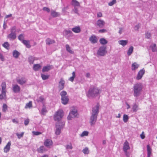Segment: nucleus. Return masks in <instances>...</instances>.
<instances>
[{
	"label": "nucleus",
	"instance_id": "nucleus-28",
	"mask_svg": "<svg viewBox=\"0 0 157 157\" xmlns=\"http://www.w3.org/2000/svg\"><path fill=\"white\" fill-rule=\"evenodd\" d=\"M22 43L26 46L28 48H30L31 47V45L29 44V41L27 40H23Z\"/></svg>",
	"mask_w": 157,
	"mask_h": 157
},
{
	"label": "nucleus",
	"instance_id": "nucleus-48",
	"mask_svg": "<svg viewBox=\"0 0 157 157\" xmlns=\"http://www.w3.org/2000/svg\"><path fill=\"white\" fill-rule=\"evenodd\" d=\"M66 147L67 149H71L73 148L72 145L71 143H70V144L66 145Z\"/></svg>",
	"mask_w": 157,
	"mask_h": 157
},
{
	"label": "nucleus",
	"instance_id": "nucleus-13",
	"mask_svg": "<svg viewBox=\"0 0 157 157\" xmlns=\"http://www.w3.org/2000/svg\"><path fill=\"white\" fill-rule=\"evenodd\" d=\"M65 81L63 78H61L60 81L59 82L58 88L59 90L63 89L64 87Z\"/></svg>",
	"mask_w": 157,
	"mask_h": 157
},
{
	"label": "nucleus",
	"instance_id": "nucleus-4",
	"mask_svg": "<svg viewBox=\"0 0 157 157\" xmlns=\"http://www.w3.org/2000/svg\"><path fill=\"white\" fill-rule=\"evenodd\" d=\"M61 97V100L62 103L64 105L67 104L69 101V98L67 95V93L65 91H63L60 93Z\"/></svg>",
	"mask_w": 157,
	"mask_h": 157
},
{
	"label": "nucleus",
	"instance_id": "nucleus-11",
	"mask_svg": "<svg viewBox=\"0 0 157 157\" xmlns=\"http://www.w3.org/2000/svg\"><path fill=\"white\" fill-rule=\"evenodd\" d=\"M89 40L91 43L94 44L97 42L98 39L95 35H93L89 38Z\"/></svg>",
	"mask_w": 157,
	"mask_h": 157
},
{
	"label": "nucleus",
	"instance_id": "nucleus-55",
	"mask_svg": "<svg viewBox=\"0 0 157 157\" xmlns=\"http://www.w3.org/2000/svg\"><path fill=\"white\" fill-rule=\"evenodd\" d=\"M146 38L147 39L150 38L151 37V34L150 33L147 32L145 33Z\"/></svg>",
	"mask_w": 157,
	"mask_h": 157
},
{
	"label": "nucleus",
	"instance_id": "nucleus-16",
	"mask_svg": "<svg viewBox=\"0 0 157 157\" xmlns=\"http://www.w3.org/2000/svg\"><path fill=\"white\" fill-rule=\"evenodd\" d=\"M65 36L67 37H69L72 36L73 33L70 30H65L64 31Z\"/></svg>",
	"mask_w": 157,
	"mask_h": 157
},
{
	"label": "nucleus",
	"instance_id": "nucleus-29",
	"mask_svg": "<svg viewBox=\"0 0 157 157\" xmlns=\"http://www.w3.org/2000/svg\"><path fill=\"white\" fill-rule=\"evenodd\" d=\"M118 43L120 44L124 47L127 44L128 41L127 40H120L118 41Z\"/></svg>",
	"mask_w": 157,
	"mask_h": 157
},
{
	"label": "nucleus",
	"instance_id": "nucleus-3",
	"mask_svg": "<svg viewBox=\"0 0 157 157\" xmlns=\"http://www.w3.org/2000/svg\"><path fill=\"white\" fill-rule=\"evenodd\" d=\"M142 84L140 83L135 84L133 86V95L137 97L140 96L143 90Z\"/></svg>",
	"mask_w": 157,
	"mask_h": 157
},
{
	"label": "nucleus",
	"instance_id": "nucleus-50",
	"mask_svg": "<svg viewBox=\"0 0 157 157\" xmlns=\"http://www.w3.org/2000/svg\"><path fill=\"white\" fill-rule=\"evenodd\" d=\"M24 38V36H23V34H20L18 36V39L22 41L23 40H24L23 39Z\"/></svg>",
	"mask_w": 157,
	"mask_h": 157
},
{
	"label": "nucleus",
	"instance_id": "nucleus-20",
	"mask_svg": "<svg viewBox=\"0 0 157 157\" xmlns=\"http://www.w3.org/2000/svg\"><path fill=\"white\" fill-rule=\"evenodd\" d=\"M72 30L76 33H79L81 32V28L79 26H76L72 29Z\"/></svg>",
	"mask_w": 157,
	"mask_h": 157
},
{
	"label": "nucleus",
	"instance_id": "nucleus-57",
	"mask_svg": "<svg viewBox=\"0 0 157 157\" xmlns=\"http://www.w3.org/2000/svg\"><path fill=\"white\" fill-rule=\"evenodd\" d=\"M29 121V120L28 119H27L25 120L24 121V124H25V125L26 126L28 124Z\"/></svg>",
	"mask_w": 157,
	"mask_h": 157
},
{
	"label": "nucleus",
	"instance_id": "nucleus-47",
	"mask_svg": "<svg viewBox=\"0 0 157 157\" xmlns=\"http://www.w3.org/2000/svg\"><path fill=\"white\" fill-rule=\"evenodd\" d=\"M7 109V106L5 104H4L3 105L2 111L4 112H5Z\"/></svg>",
	"mask_w": 157,
	"mask_h": 157
},
{
	"label": "nucleus",
	"instance_id": "nucleus-1",
	"mask_svg": "<svg viewBox=\"0 0 157 157\" xmlns=\"http://www.w3.org/2000/svg\"><path fill=\"white\" fill-rule=\"evenodd\" d=\"M99 104L98 103L95 106L92 108L91 116L90 118L89 123L91 126L95 125L97 121V118L99 112Z\"/></svg>",
	"mask_w": 157,
	"mask_h": 157
},
{
	"label": "nucleus",
	"instance_id": "nucleus-24",
	"mask_svg": "<svg viewBox=\"0 0 157 157\" xmlns=\"http://www.w3.org/2000/svg\"><path fill=\"white\" fill-rule=\"evenodd\" d=\"M139 109L138 104H136V103H133L132 107L133 111L134 112H136Z\"/></svg>",
	"mask_w": 157,
	"mask_h": 157
},
{
	"label": "nucleus",
	"instance_id": "nucleus-54",
	"mask_svg": "<svg viewBox=\"0 0 157 157\" xmlns=\"http://www.w3.org/2000/svg\"><path fill=\"white\" fill-rule=\"evenodd\" d=\"M33 134L35 136H38L41 134V132L38 131H33L32 132Z\"/></svg>",
	"mask_w": 157,
	"mask_h": 157
},
{
	"label": "nucleus",
	"instance_id": "nucleus-14",
	"mask_svg": "<svg viewBox=\"0 0 157 157\" xmlns=\"http://www.w3.org/2000/svg\"><path fill=\"white\" fill-rule=\"evenodd\" d=\"M129 149L130 147L129 145V143L127 141H126L124 144L123 151L124 152L126 153L127 151Z\"/></svg>",
	"mask_w": 157,
	"mask_h": 157
},
{
	"label": "nucleus",
	"instance_id": "nucleus-62",
	"mask_svg": "<svg viewBox=\"0 0 157 157\" xmlns=\"http://www.w3.org/2000/svg\"><path fill=\"white\" fill-rule=\"evenodd\" d=\"M0 59L2 61L4 60V58L2 54H0Z\"/></svg>",
	"mask_w": 157,
	"mask_h": 157
},
{
	"label": "nucleus",
	"instance_id": "nucleus-60",
	"mask_svg": "<svg viewBox=\"0 0 157 157\" xmlns=\"http://www.w3.org/2000/svg\"><path fill=\"white\" fill-rule=\"evenodd\" d=\"M140 28L139 24H138L137 25H136L134 27V29L135 30L137 31Z\"/></svg>",
	"mask_w": 157,
	"mask_h": 157
},
{
	"label": "nucleus",
	"instance_id": "nucleus-2",
	"mask_svg": "<svg viewBox=\"0 0 157 157\" xmlns=\"http://www.w3.org/2000/svg\"><path fill=\"white\" fill-rule=\"evenodd\" d=\"M100 90L97 87H90L86 93V96L90 98H94L100 94Z\"/></svg>",
	"mask_w": 157,
	"mask_h": 157
},
{
	"label": "nucleus",
	"instance_id": "nucleus-26",
	"mask_svg": "<svg viewBox=\"0 0 157 157\" xmlns=\"http://www.w3.org/2000/svg\"><path fill=\"white\" fill-rule=\"evenodd\" d=\"M20 55V53L16 50L13 51V56L15 58H17Z\"/></svg>",
	"mask_w": 157,
	"mask_h": 157
},
{
	"label": "nucleus",
	"instance_id": "nucleus-44",
	"mask_svg": "<svg viewBox=\"0 0 157 157\" xmlns=\"http://www.w3.org/2000/svg\"><path fill=\"white\" fill-rule=\"evenodd\" d=\"M32 107V102L31 101H29V103H27L25 107V108H29Z\"/></svg>",
	"mask_w": 157,
	"mask_h": 157
},
{
	"label": "nucleus",
	"instance_id": "nucleus-43",
	"mask_svg": "<svg viewBox=\"0 0 157 157\" xmlns=\"http://www.w3.org/2000/svg\"><path fill=\"white\" fill-rule=\"evenodd\" d=\"M72 2L73 3V5L75 6H80V4L76 0H72Z\"/></svg>",
	"mask_w": 157,
	"mask_h": 157
},
{
	"label": "nucleus",
	"instance_id": "nucleus-46",
	"mask_svg": "<svg viewBox=\"0 0 157 157\" xmlns=\"http://www.w3.org/2000/svg\"><path fill=\"white\" fill-rule=\"evenodd\" d=\"M24 134V132H22L20 134H19L18 133H16V135L17 136V138L20 139L22 137Z\"/></svg>",
	"mask_w": 157,
	"mask_h": 157
},
{
	"label": "nucleus",
	"instance_id": "nucleus-30",
	"mask_svg": "<svg viewBox=\"0 0 157 157\" xmlns=\"http://www.w3.org/2000/svg\"><path fill=\"white\" fill-rule=\"evenodd\" d=\"M45 151V148L43 146H41L39 148L37 149V151L38 152L40 153H43Z\"/></svg>",
	"mask_w": 157,
	"mask_h": 157
},
{
	"label": "nucleus",
	"instance_id": "nucleus-52",
	"mask_svg": "<svg viewBox=\"0 0 157 157\" xmlns=\"http://www.w3.org/2000/svg\"><path fill=\"white\" fill-rule=\"evenodd\" d=\"M88 132L87 131H83L81 135V136H87L88 135Z\"/></svg>",
	"mask_w": 157,
	"mask_h": 157
},
{
	"label": "nucleus",
	"instance_id": "nucleus-64",
	"mask_svg": "<svg viewBox=\"0 0 157 157\" xmlns=\"http://www.w3.org/2000/svg\"><path fill=\"white\" fill-rule=\"evenodd\" d=\"M123 30V29L122 28H120L119 31V33H120V34H121Z\"/></svg>",
	"mask_w": 157,
	"mask_h": 157
},
{
	"label": "nucleus",
	"instance_id": "nucleus-10",
	"mask_svg": "<svg viewBox=\"0 0 157 157\" xmlns=\"http://www.w3.org/2000/svg\"><path fill=\"white\" fill-rule=\"evenodd\" d=\"M145 73V70L144 69L140 70L138 73L136 78L137 80H140L141 79L143 75Z\"/></svg>",
	"mask_w": 157,
	"mask_h": 157
},
{
	"label": "nucleus",
	"instance_id": "nucleus-32",
	"mask_svg": "<svg viewBox=\"0 0 157 157\" xmlns=\"http://www.w3.org/2000/svg\"><path fill=\"white\" fill-rule=\"evenodd\" d=\"M133 49L134 48L132 46L129 47L127 52V55L128 56H130L132 54L133 51Z\"/></svg>",
	"mask_w": 157,
	"mask_h": 157
},
{
	"label": "nucleus",
	"instance_id": "nucleus-27",
	"mask_svg": "<svg viewBox=\"0 0 157 157\" xmlns=\"http://www.w3.org/2000/svg\"><path fill=\"white\" fill-rule=\"evenodd\" d=\"M147 157H150L151 154V148L149 145H147Z\"/></svg>",
	"mask_w": 157,
	"mask_h": 157
},
{
	"label": "nucleus",
	"instance_id": "nucleus-37",
	"mask_svg": "<svg viewBox=\"0 0 157 157\" xmlns=\"http://www.w3.org/2000/svg\"><path fill=\"white\" fill-rule=\"evenodd\" d=\"M46 112H47V110L46 109V107L44 106L43 105L41 109V114L43 115H44L45 113Z\"/></svg>",
	"mask_w": 157,
	"mask_h": 157
},
{
	"label": "nucleus",
	"instance_id": "nucleus-36",
	"mask_svg": "<svg viewBox=\"0 0 157 157\" xmlns=\"http://www.w3.org/2000/svg\"><path fill=\"white\" fill-rule=\"evenodd\" d=\"M2 46L6 49H9L10 44L7 42H5L3 44Z\"/></svg>",
	"mask_w": 157,
	"mask_h": 157
},
{
	"label": "nucleus",
	"instance_id": "nucleus-63",
	"mask_svg": "<svg viewBox=\"0 0 157 157\" xmlns=\"http://www.w3.org/2000/svg\"><path fill=\"white\" fill-rule=\"evenodd\" d=\"M97 16L98 17H101L102 16V14L101 13L99 12V13H98Z\"/></svg>",
	"mask_w": 157,
	"mask_h": 157
},
{
	"label": "nucleus",
	"instance_id": "nucleus-49",
	"mask_svg": "<svg viewBox=\"0 0 157 157\" xmlns=\"http://www.w3.org/2000/svg\"><path fill=\"white\" fill-rule=\"evenodd\" d=\"M44 100V98L42 97H40L37 100V101L38 102H42Z\"/></svg>",
	"mask_w": 157,
	"mask_h": 157
},
{
	"label": "nucleus",
	"instance_id": "nucleus-19",
	"mask_svg": "<svg viewBox=\"0 0 157 157\" xmlns=\"http://www.w3.org/2000/svg\"><path fill=\"white\" fill-rule=\"evenodd\" d=\"M11 144L10 141L9 142L6 146L4 148V151L5 152H8L10 148V146Z\"/></svg>",
	"mask_w": 157,
	"mask_h": 157
},
{
	"label": "nucleus",
	"instance_id": "nucleus-6",
	"mask_svg": "<svg viewBox=\"0 0 157 157\" xmlns=\"http://www.w3.org/2000/svg\"><path fill=\"white\" fill-rule=\"evenodd\" d=\"M64 124L65 123L64 122H59L56 124V129L55 132V134L56 135H59L60 134L61 132V130L63 128Z\"/></svg>",
	"mask_w": 157,
	"mask_h": 157
},
{
	"label": "nucleus",
	"instance_id": "nucleus-34",
	"mask_svg": "<svg viewBox=\"0 0 157 157\" xmlns=\"http://www.w3.org/2000/svg\"><path fill=\"white\" fill-rule=\"evenodd\" d=\"M99 42L102 44H105L108 43L107 41L104 38H101L99 40Z\"/></svg>",
	"mask_w": 157,
	"mask_h": 157
},
{
	"label": "nucleus",
	"instance_id": "nucleus-45",
	"mask_svg": "<svg viewBox=\"0 0 157 157\" xmlns=\"http://www.w3.org/2000/svg\"><path fill=\"white\" fill-rule=\"evenodd\" d=\"M150 47L151 48L152 51L153 52H155L156 50V45L154 44L153 45H151Z\"/></svg>",
	"mask_w": 157,
	"mask_h": 157
},
{
	"label": "nucleus",
	"instance_id": "nucleus-42",
	"mask_svg": "<svg viewBox=\"0 0 157 157\" xmlns=\"http://www.w3.org/2000/svg\"><path fill=\"white\" fill-rule=\"evenodd\" d=\"M82 152L84 154H88L89 153V151L88 147H85L84 149L82 150Z\"/></svg>",
	"mask_w": 157,
	"mask_h": 157
},
{
	"label": "nucleus",
	"instance_id": "nucleus-40",
	"mask_svg": "<svg viewBox=\"0 0 157 157\" xmlns=\"http://www.w3.org/2000/svg\"><path fill=\"white\" fill-rule=\"evenodd\" d=\"M41 77L43 80H45L48 79L49 77V75H46L43 74L41 75Z\"/></svg>",
	"mask_w": 157,
	"mask_h": 157
},
{
	"label": "nucleus",
	"instance_id": "nucleus-41",
	"mask_svg": "<svg viewBox=\"0 0 157 157\" xmlns=\"http://www.w3.org/2000/svg\"><path fill=\"white\" fill-rule=\"evenodd\" d=\"M128 117L127 115L124 114L123 115V120L124 122H126L128 121Z\"/></svg>",
	"mask_w": 157,
	"mask_h": 157
},
{
	"label": "nucleus",
	"instance_id": "nucleus-33",
	"mask_svg": "<svg viewBox=\"0 0 157 157\" xmlns=\"http://www.w3.org/2000/svg\"><path fill=\"white\" fill-rule=\"evenodd\" d=\"M51 14L53 17L59 16V14L57 12L52 10L51 11Z\"/></svg>",
	"mask_w": 157,
	"mask_h": 157
},
{
	"label": "nucleus",
	"instance_id": "nucleus-61",
	"mask_svg": "<svg viewBox=\"0 0 157 157\" xmlns=\"http://www.w3.org/2000/svg\"><path fill=\"white\" fill-rule=\"evenodd\" d=\"M144 132H143L142 134L140 135V137L142 139H144L145 137V136L144 134Z\"/></svg>",
	"mask_w": 157,
	"mask_h": 157
},
{
	"label": "nucleus",
	"instance_id": "nucleus-39",
	"mask_svg": "<svg viewBox=\"0 0 157 157\" xmlns=\"http://www.w3.org/2000/svg\"><path fill=\"white\" fill-rule=\"evenodd\" d=\"M72 76L68 80H69L73 82L74 81V78L75 76V73L74 71L72 73Z\"/></svg>",
	"mask_w": 157,
	"mask_h": 157
},
{
	"label": "nucleus",
	"instance_id": "nucleus-7",
	"mask_svg": "<svg viewBox=\"0 0 157 157\" xmlns=\"http://www.w3.org/2000/svg\"><path fill=\"white\" fill-rule=\"evenodd\" d=\"M2 94H0V99H2L6 96V85L5 82H2L1 85Z\"/></svg>",
	"mask_w": 157,
	"mask_h": 157
},
{
	"label": "nucleus",
	"instance_id": "nucleus-9",
	"mask_svg": "<svg viewBox=\"0 0 157 157\" xmlns=\"http://www.w3.org/2000/svg\"><path fill=\"white\" fill-rule=\"evenodd\" d=\"M106 47L103 46L100 47L97 51V55L100 56H105L107 52L106 51Z\"/></svg>",
	"mask_w": 157,
	"mask_h": 157
},
{
	"label": "nucleus",
	"instance_id": "nucleus-38",
	"mask_svg": "<svg viewBox=\"0 0 157 157\" xmlns=\"http://www.w3.org/2000/svg\"><path fill=\"white\" fill-rule=\"evenodd\" d=\"M28 60L30 64H33L34 60V58L32 56H30L29 57Z\"/></svg>",
	"mask_w": 157,
	"mask_h": 157
},
{
	"label": "nucleus",
	"instance_id": "nucleus-58",
	"mask_svg": "<svg viewBox=\"0 0 157 157\" xmlns=\"http://www.w3.org/2000/svg\"><path fill=\"white\" fill-rule=\"evenodd\" d=\"M98 32L100 33H104L107 32V30L106 29H100L98 31Z\"/></svg>",
	"mask_w": 157,
	"mask_h": 157
},
{
	"label": "nucleus",
	"instance_id": "nucleus-8",
	"mask_svg": "<svg viewBox=\"0 0 157 157\" xmlns=\"http://www.w3.org/2000/svg\"><path fill=\"white\" fill-rule=\"evenodd\" d=\"M78 115L77 110L75 109H72L69 113L67 118L69 120H71L72 118L76 117Z\"/></svg>",
	"mask_w": 157,
	"mask_h": 157
},
{
	"label": "nucleus",
	"instance_id": "nucleus-25",
	"mask_svg": "<svg viewBox=\"0 0 157 157\" xmlns=\"http://www.w3.org/2000/svg\"><path fill=\"white\" fill-rule=\"evenodd\" d=\"M139 66V64L135 62L133 63L132 65V71H135L138 68Z\"/></svg>",
	"mask_w": 157,
	"mask_h": 157
},
{
	"label": "nucleus",
	"instance_id": "nucleus-21",
	"mask_svg": "<svg viewBox=\"0 0 157 157\" xmlns=\"http://www.w3.org/2000/svg\"><path fill=\"white\" fill-rule=\"evenodd\" d=\"M26 80L24 78H21L17 80V82L21 85H23L26 82Z\"/></svg>",
	"mask_w": 157,
	"mask_h": 157
},
{
	"label": "nucleus",
	"instance_id": "nucleus-59",
	"mask_svg": "<svg viewBox=\"0 0 157 157\" xmlns=\"http://www.w3.org/2000/svg\"><path fill=\"white\" fill-rule=\"evenodd\" d=\"M43 10L44 11H46L48 12H49L50 11V10L49 8L46 7H44L43 8Z\"/></svg>",
	"mask_w": 157,
	"mask_h": 157
},
{
	"label": "nucleus",
	"instance_id": "nucleus-51",
	"mask_svg": "<svg viewBox=\"0 0 157 157\" xmlns=\"http://www.w3.org/2000/svg\"><path fill=\"white\" fill-rule=\"evenodd\" d=\"M11 33H16V27L13 26L11 27L10 29Z\"/></svg>",
	"mask_w": 157,
	"mask_h": 157
},
{
	"label": "nucleus",
	"instance_id": "nucleus-12",
	"mask_svg": "<svg viewBox=\"0 0 157 157\" xmlns=\"http://www.w3.org/2000/svg\"><path fill=\"white\" fill-rule=\"evenodd\" d=\"M105 21L101 19L98 20L96 22L97 25L100 28H103L105 25Z\"/></svg>",
	"mask_w": 157,
	"mask_h": 157
},
{
	"label": "nucleus",
	"instance_id": "nucleus-15",
	"mask_svg": "<svg viewBox=\"0 0 157 157\" xmlns=\"http://www.w3.org/2000/svg\"><path fill=\"white\" fill-rule=\"evenodd\" d=\"M53 67L52 65H47L46 66L44 67L42 69V71L43 72H48L51 69H52Z\"/></svg>",
	"mask_w": 157,
	"mask_h": 157
},
{
	"label": "nucleus",
	"instance_id": "nucleus-17",
	"mask_svg": "<svg viewBox=\"0 0 157 157\" xmlns=\"http://www.w3.org/2000/svg\"><path fill=\"white\" fill-rule=\"evenodd\" d=\"M16 33H10L8 35L7 38L10 40H15L16 38Z\"/></svg>",
	"mask_w": 157,
	"mask_h": 157
},
{
	"label": "nucleus",
	"instance_id": "nucleus-22",
	"mask_svg": "<svg viewBox=\"0 0 157 157\" xmlns=\"http://www.w3.org/2000/svg\"><path fill=\"white\" fill-rule=\"evenodd\" d=\"M45 42L46 44L48 45L54 43L55 42L54 40L51 39L49 38H47L45 40Z\"/></svg>",
	"mask_w": 157,
	"mask_h": 157
},
{
	"label": "nucleus",
	"instance_id": "nucleus-53",
	"mask_svg": "<svg viewBox=\"0 0 157 157\" xmlns=\"http://www.w3.org/2000/svg\"><path fill=\"white\" fill-rule=\"evenodd\" d=\"M116 0H112V1L109 2L108 4V5L109 6H112L114 4H115L116 3Z\"/></svg>",
	"mask_w": 157,
	"mask_h": 157
},
{
	"label": "nucleus",
	"instance_id": "nucleus-23",
	"mask_svg": "<svg viewBox=\"0 0 157 157\" xmlns=\"http://www.w3.org/2000/svg\"><path fill=\"white\" fill-rule=\"evenodd\" d=\"M20 90V87L17 85H15L13 87V90L14 93H18Z\"/></svg>",
	"mask_w": 157,
	"mask_h": 157
},
{
	"label": "nucleus",
	"instance_id": "nucleus-35",
	"mask_svg": "<svg viewBox=\"0 0 157 157\" xmlns=\"http://www.w3.org/2000/svg\"><path fill=\"white\" fill-rule=\"evenodd\" d=\"M40 67L41 66L39 64H35L33 65V68L34 71H37L38 70Z\"/></svg>",
	"mask_w": 157,
	"mask_h": 157
},
{
	"label": "nucleus",
	"instance_id": "nucleus-5",
	"mask_svg": "<svg viewBox=\"0 0 157 157\" xmlns=\"http://www.w3.org/2000/svg\"><path fill=\"white\" fill-rule=\"evenodd\" d=\"M63 115V111L62 110H59L56 112L54 116L55 121H59L61 120Z\"/></svg>",
	"mask_w": 157,
	"mask_h": 157
},
{
	"label": "nucleus",
	"instance_id": "nucleus-31",
	"mask_svg": "<svg viewBox=\"0 0 157 157\" xmlns=\"http://www.w3.org/2000/svg\"><path fill=\"white\" fill-rule=\"evenodd\" d=\"M66 50L68 52H69L71 54L74 53V52L71 50V48L70 47V46H69L68 44H66Z\"/></svg>",
	"mask_w": 157,
	"mask_h": 157
},
{
	"label": "nucleus",
	"instance_id": "nucleus-18",
	"mask_svg": "<svg viewBox=\"0 0 157 157\" xmlns=\"http://www.w3.org/2000/svg\"><path fill=\"white\" fill-rule=\"evenodd\" d=\"M52 144V142L51 140L50 139H47L44 142V145L47 147H49Z\"/></svg>",
	"mask_w": 157,
	"mask_h": 157
},
{
	"label": "nucleus",
	"instance_id": "nucleus-56",
	"mask_svg": "<svg viewBox=\"0 0 157 157\" xmlns=\"http://www.w3.org/2000/svg\"><path fill=\"white\" fill-rule=\"evenodd\" d=\"M73 11L75 13H77V14H78L79 15V13H78V9L76 8V7H75L74 9H73Z\"/></svg>",
	"mask_w": 157,
	"mask_h": 157
}]
</instances>
